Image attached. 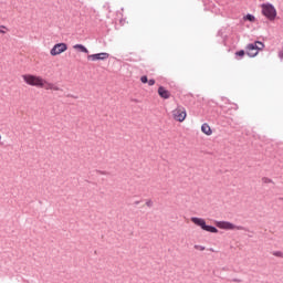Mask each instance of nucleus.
<instances>
[{
  "mask_svg": "<svg viewBox=\"0 0 283 283\" xmlns=\"http://www.w3.org/2000/svg\"><path fill=\"white\" fill-rule=\"evenodd\" d=\"M244 21H250V23H255V15L248 13L247 15H244Z\"/></svg>",
  "mask_w": 283,
  "mask_h": 283,
  "instance_id": "nucleus-13",
  "label": "nucleus"
},
{
  "mask_svg": "<svg viewBox=\"0 0 283 283\" xmlns=\"http://www.w3.org/2000/svg\"><path fill=\"white\" fill-rule=\"evenodd\" d=\"M22 78L27 85H31L32 87H45V80L41 76L25 74L22 75Z\"/></svg>",
  "mask_w": 283,
  "mask_h": 283,
  "instance_id": "nucleus-2",
  "label": "nucleus"
},
{
  "mask_svg": "<svg viewBox=\"0 0 283 283\" xmlns=\"http://www.w3.org/2000/svg\"><path fill=\"white\" fill-rule=\"evenodd\" d=\"M107 59H109V53L107 52L87 55V61H107Z\"/></svg>",
  "mask_w": 283,
  "mask_h": 283,
  "instance_id": "nucleus-8",
  "label": "nucleus"
},
{
  "mask_svg": "<svg viewBox=\"0 0 283 283\" xmlns=\"http://www.w3.org/2000/svg\"><path fill=\"white\" fill-rule=\"evenodd\" d=\"M43 87H44V90H52V87H54V84L53 83H49L48 81H45Z\"/></svg>",
  "mask_w": 283,
  "mask_h": 283,
  "instance_id": "nucleus-14",
  "label": "nucleus"
},
{
  "mask_svg": "<svg viewBox=\"0 0 283 283\" xmlns=\"http://www.w3.org/2000/svg\"><path fill=\"white\" fill-rule=\"evenodd\" d=\"M231 282H242L240 279H232Z\"/></svg>",
  "mask_w": 283,
  "mask_h": 283,
  "instance_id": "nucleus-24",
  "label": "nucleus"
},
{
  "mask_svg": "<svg viewBox=\"0 0 283 283\" xmlns=\"http://www.w3.org/2000/svg\"><path fill=\"white\" fill-rule=\"evenodd\" d=\"M244 54H247V52L244 50H240L234 53V56L237 61H242V59H244Z\"/></svg>",
  "mask_w": 283,
  "mask_h": 283,
  "instance_id": "nucleus-12",
  "label": "nucleus"
},
{
  "mask_svg": "<svg viewBox=\"0 0 283 283\" xmlns=\"http://www.w3.org/2000/svg\"><path fill=\"white\" fill-rule=\"evenodd\" d=\"M191 222H193V224H196L197 227H200L202 231H208V233H218V228H216L214 226H208L207 221L202 218L192 217Z\"/></svg>",
  "mask_w": 283,
  "mask_h": 283,
  "instance_id": "nucleus-3",
  "label": "nucleus"
},
{
  "mask_svg": "<svg viewBox=\"0 0 283 283\" xmlns=\"http://www.w3.org/2000/svg\"><path fill=\"white\" fill-rule=\"evenodd\" d=\"M273 255H274L275 258H283V252H282V251H274V252H273Z\"/></svg>",
  "mask_w": 283,
  "mask_h": 283,
  "instance_id": "nucleus-15",
  "label": "nucleus"
},
{
  "mask_svg": "<svg viewBox=\"0 0 283 283\" xmlns=\"http://www.w3.org/2000/svg\"><path fill=\"white\" fill-rule=\"evenodd\" d=\"M279 200H283V198H279Z\"/></svg>",
  "mask_w": 283,
  "mask_h": 283,
  "instance_id": "nucleus-28",
  "label": "nucleus"
},
{
  "mask_svg": "<svg viewBox=\"0 0 283 283\" xmlns=\"http://www.w3.org/2000/svg\"><path fill=\"white\" fill-rule=\"evenodd\" d=\"M73 49L77 50L78 52H83V54H90V50H87L83 44H75L73 45Z\"/></svg>",
  "mask_w": 283,
  "mask_h": 283,
  "instance_id": "nucleus-11",
  "label": "nucleus"
},
{
  "mask_svg": "<svg viewBox=\"0 0 283 283\" xmlns=\"http://www.w3.org/2000/svg\"><path fill=\"white\" fill-rule=\"evenodd\" d=\"M0 140H1V135H0Z\"/></svg>",
  "mask_w": 283,
  "mask_h": 283,
  "instance_id": "nucleus-29",
  "label": "nucleus"
},
{
  "mask_svg": "<svg viewBox=\"0 0 283 283\" xmlns=\"http://www.w3.org/2000/svg\"><path fill=\"white\" fill-rule=\"evenodd\" d=\"M0 34H6V31L3 29H0Z\"/></svg>",
  "mask_w": 283,
  "mask_h": 283,
  "instance_id": "nucleus-25",
  "label": "nucleus"
},
{
  "mask_svg": "<svg viewBox=\"0 0 283 283\" xmlns=\"http://www.w3.org/2000/svg\"><path fill=\"white\" fill-rule=\"evenodd\" d=\"M262 182H264L265 185H269V184L273 182V180L270 178L263 177Z\"/></svg>",
  "mask_w": 283,
  "mask_h": 283,
  "instance_id": "nucleus-16",
  "label": "nucleus"
},
{
  "mask_svg": "<svg viewBox=\"0 0 283 283\" xmlns=\"http://www.w3.org/2000/svg\"><path fill=\"white\" fill-rule=\"evenodd\" d=\"M157 92L160 98H164L165 101L171 98V93L167 88H165V86H159Z\"/></svg>",
  "mask_w": 283,
  "mask_h": 283,
  "instance_id": "nucleus-9",
  "label": "nucleus"
},
{
  "mask_svg": "<svg viewBox=\"0 0 283 283\" xmlns=\"http://www.w3.org/2000/svg\"><path fill=\"white\" fill-rule=\"evenodd\" d=\"M248 56L250 59H255L258 56L260 50H264V44L261 41H255L254 43H250L245 48Z\"/></svg>",
  "mask_w": 283,
  "mask_h": 283,
  "instance_id": "nucleus-4",
  "label": "nucleus"
},
{
  "mask_svg": "<svg viewBox=\"0 0 283 283\" xmlns=\"http://www.w3.org/2000/svg\"><path fill=\"white\" fill-rule=\"evenodd\" d=\"M261 14L268 19V21H275L277 19V9L271 2L261 4Z\"/></svg>",
  "mask_w": 283,
  "mask_h": 283,
  "instance_id": "nucleus-1",
  "label": "nucleus"
},
{
  "mask_svg": "<svg viewBox=\"0 0 283 283\" xmlns=\"http://www.w3.org/2000/svg\"><path fill=\"white\" fill-rule=\"evenodd\" d=\"M67 50V44L66 43H56L54 46L51 49L50 54L51 56H59V54H63V52H66Z\"/></svg>",
  "mask_w": 283,
  "mask_h": 283,
  "instance_id": "nucleus-7",
  "label": "nucleus"
},
{
  "mask_svg": "<svg viewBox=\"0 0 283 283\" xmlns=\"http://www.w3.org/2000/svg\"><path fill=\"white\" fill-rule=\"evenodd\" d=\"M195 249H199V251H205V247L202 245H195Z\"/></svg>",
  "mask_w": 283,
  "mask_h": 283,
  "instance_id": "nucleus-22",
  "label": "nucleus"
},
{
  "mask_svg": "<svg viewBox=\"0 0 283 283\" xmlns=\"http://www.w3.org/2000/svg\"><path fill=\"white\" fill-rule=\"evenodd\" d=\"M0 28H1V30H6V25H1Z\"/></svg>",
  "mask_w": 283,
  "mask_h": 283,
  "instance_id": "nucleus-27",
  "label": "nucleus"
},
{
  "mask_svg": "<svg viewBox=\"0 0 283 283\" xmlns=\"http://www.w3.org/2000/svg\"><path fill=\"white\" fill-rule=\"evenodd\" d=\"M201 132L206 134V136H211V134H213V130H211V126H209V124L207 123L201 125Z\"/></svg>",
  "mask_w": 283,
  "mask_h": 283,
  "instance_id": "nucleus-10",
  "label": "nucleus"
},
{
  "mask_svg": "<svg viewBox=\"0 0 283 283\" xmlns=\"http://www.w3.org/2000/svg\"><path fill=\"white\" fill-rule=\"evenodd\" d=\"M134 205L138 206V205H140V201H135Z\"/></svg>",
  "mask_w": 283,
  "mask_h": 283,
  "instance_id": "nucleus-26",
  "label": "nucleus"
},
{
  "mask_svg": "<svg viewBox=\"0 0 283 283\" xmlns=\"http://www.w3.org/2000/svg\"><path fill=\"white\" fill-rule=\"evenodd\" d=\"M96 172H97V174H101L102 176H107V174H109V172L103 171V170H96Z\"/></svg>",
  "mask_w": 283,
  "mask_h": 283,
  "instance_id": "nucleus-20",
  "label": "nucleus"
},
{
  "mask_svg": "<svg viewBox=\"0 0 283 283\" xmlns=\"http://www.w3.org/2000/svg\"><path fill=\"white\" fill-rule=\"evenodd\" d=\"M279 59L283 60V49L279 52Z\"/></svg>",
  "mask_w": 283,
  "mask_h": 283,
  "instance_id": "nucleus-23",
  "label": "nucleus"
},
{
  "mask_svg": "<svg viewBox=\"0 0 283 283\" xmlns=\"http://www.w3.org/2000/svg\"><path fill=\"white\" fill-rule=\"evenodd\" d=\"M146 207H154V201H151V199L146 200Z\"/></svg>",
  "mask_w": 283,
  "mask_h": 283,
  "instance_id": "nucleus-18",
  "label": "nucleus"
},
{
  "mask_svg": "<svg viewBox=\"0 0 283 283\" xmlns=\"http://www.w3.org/2000/svg\"><path fill=\"white\" fill-rule=\"evenodd\" d=\"M140 81H142V83L146 84V83H148L149 78L147 77V75H144L140 77Z\"/></svg>",
  "mask_w": 283,
  "mask_h": 283,
  "instance_id": "nucleus-17",
  "label": "nucleus"
},
{
  "mask_svg": "<svg viewBox=\"0 0 283 283\" xmlns=\"http://www.w3.org/2000/svg\"><path fill=\"white\" fill-rule=\"evenodd\" d=\"M216 226L218 227V229H224L226 231H244L243 226H235L229 221H217Z\"/></svg>",
  "mask_w": 283,
  "mask_h": 283,
  "instance_id": "nucleus-5",
  "label": "nucleus"
},
{
  "mask_svg": "<svg viewBox=\"0 0 283 283\" xmlns=\"http://www.w3.org/2000/svg\"><path fill=\"white\" fill-rule=\"evenodd\" d=\"M174 119L178 123H184L185 118H187V109L182 106H178L176 109L172 111Z\"/></svg>",
  "mask_w": 283,
  "mask_h": 283,
  "instance_id": "nucleus-6",
  "label": "nucleus"
},
{
  "mask_svg": "<svg viewBox=\"0 0 283 283\" xmlns=\"http://www.w3.org/2000/svg\"><path fill=\"white\" fill-rule=\"evenodd\" d=\"M52 90H53L54 92H60V91H61V87H59V86H56V85L53 84Z\"/></svg>",
  "mask_w": 283,
  "mask_h": 283,
  "instance_id": "nucleus-21",
  "label": "nucleus"
},
{
  "mask_svg": "<svg viewBox=\"0 0 283 283\" xmlns=\"http://www.w3.org/2000/svg\"><path fill=\"white\" fill-rule=\"evenodd\" d=\"M147 83H148V85L151 87V86L156 85V80L150 78V80H148Z\"/></svg>",
  "mask_w": 283,
  "mask_h": 283,
  "instance_id": "nucleus-19",
  "label": "nucleus"
}]
</instances>
